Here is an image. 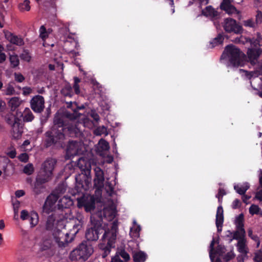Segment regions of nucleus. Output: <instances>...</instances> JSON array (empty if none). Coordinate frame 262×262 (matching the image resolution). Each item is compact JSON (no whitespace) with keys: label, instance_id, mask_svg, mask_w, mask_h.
Wrapping results in <instances>:
<instances>
[{"label":"nucleus","instance_id":"nucleus-47","mask_svg":"<svg viewBox=\"0 0 262 262\" xmlns=\"http://www.w3.org/2000/svg\"><path fill=\"white\" fill-rule=\"evenodd\" d=\"M248 234L250 237L257 243V247H259L260 244L259 237L257 235L253 234V231L252 229H250L248 230Z\"/></svg>","mask_w":262,"mask_h":262},{"label":"nucleus","instance_id":"nucleus-36","mask_svg":"<svg viewBox=\"0 0 262 262\" xmlns=\"http://www.w3.org/2000/svg\"><path fill=\"white\" fill-rule=\"evenodd\" d=\"M14 211V219H18V209L20 206V202L19 201L16 200L14 202H12Z\"/></svg>","mask_w":262,"mask_h":262},{"label":"nucleus","instance_id":"nucleus-63","mask_svg":"<svg viewBox=\"0 0 262 262\" xmlns=\"http://www.w3.org/2000/svg\"><path fill=\"white\" fill-rule=\"evenodd\" d=\"M99 144L101 145V147L104 150H106L108 148V143L103 139H101L99 141Z\"/></svg>","mask_w":262,"mask_h":262},{"label":"nucleus","instance_id":"nucleus-53","mask_svg":"<svg viewBox=\"0 0 262 262\" xmlns=\"http://www.w3.org/2000/svg\"><path fill=\"white\" fill-rule=\"evenodd\" d=\"M255 262H262V251L259 250L255 253L253 258Z\"/></svg>","mask_w":262,"mask_h":262},{"label":"nucleus","instance_id":"nucleus-61","mask_svg":"<svg viewBox=\"0 0 262 262\" xmlns=\"http://www.w3.org/2000/svg\"><path fill=\"white\" fill-rule=\"evenodd\" d=\"M23 94L27 96L32 92V89L30 87L25 86L22 88Z\"/></svg>","mask_w":262,"mask_h":262},{"label":"nucleus","instance_id":"nucleus-9","mask_svg":"<svg viewBox=\"0 0 262 262\" xmlns=\"http://www.w3.org/2000/svg\"><path fill=\"white\" fill-rule=\"evenodd\" d=\"M0 169L3 171L4 178L10 177L15 172V165L6 156L0 157ZM2 174V171L0 169V176Z\"/></svg>","mask_w":262,"mask_h":262},{"label":"nucleus","instance_id":"nucleus-40","mask_svg":"<svg viewBox=\"0 0 262 262\" xmlns=\"http://www.w3.org/2000/svg\"><path fill=\"white\" fill-rule=\"evenodd\" d=\"M238 251L245 255L247 254V251L246 249V245L243 240H239L237 243Z\"/></svg>","mask_w":262,"mask_h":262},{"label":"nucleus","instance_id":"nucleus-21","mask_svg":"<svg viewBox=\"0 0 262 262\" xmlns=\"http://www.w3.org/2000/svg\"><path fill=\"white\" fill-rule=\"evenodd\" d=\"M202 14L205 16H209L212 19H216L220 17V13L211 6H207L202 10Z\"/></svg>","mask_w":262,"mask_h":262},{"label":"nucleus","instance_id":"nucleus-38","mask_svg":"<svg viewBox=\"0 0 262 262\" xmlns=\"http://www.w3.org/2000/svg\"><path fill=\"white\" fill-rule=\"evenodd\" d=\"M28 220H29L32 227L35 226L38 223L37 214L36 213L31 214L28 218Z\"/></svg>","mask_w":262,"mask_h":262},{"label":"nucleus","instance_id":"nucleus-25","mask_svg":"<svg viewBox=\"0 0 262 262\" xmlns=\"http://www.w3.org/2000/svg\"><path fill=\"white\" fill-rule=\"evenodd\" d=\"M224 40V37L223 35L221 33H219L216 37L210 41V48H213L215 47L223 44Z\"/></svg>","mask_w":262,"mask_h":262},{"label":"nucleus","instance_id":"nucleus-62","mask_svg":"<svg viewBox=\"0 0 262 262\" xmlns=\"http://www.w3.org/2000/svg\"><path fill=\"white\" fill-rule=\"evenodd\" d=\"M241 205V202L238 199H235L233 201L232 204V208L233 209H236L237 208H238L240 207Z\"/></svg>","mask_w":262,"mask_h":262},{"label":"nucleus","instance_id":"nucleus-41","mask_svg":"<svg viewBox=\"0 0 262 262\" xmlns=\"http://www.w3.org/2000/svg\"><path fill=\"white\" fill-rule=\"evenodd\" d=\"M34 171V167L32 164L29 163L26 165L23 169V172L24 173L27 175L32 174Z\"/></svg>","mask_w":262,"mask_h":262},{"label":"nucleus","instance_id":"nucleus-6","mask_svg":"<svg viewBox=\"0 0 262 262\" xmlns=\"http://www.w3.org/2000/svg\"><path fill=\"white\" fill-rule=\"evenodd\" d=\"M92 253L93 249L92 247L82 243L77 248L71 252L70 257L73 261L85 260Z\"/></svg>","mask_w":262,"mask_h":262},{"label":"nucleus","instance_id":"nucleus-29","mask_svg":"<svg viewBox=\"0 0 262 262\" xmlns=\"http://www.w3.org/2000/svg\"><path fill=\"white\" fill-rule=\"evenodd\" d=\"M22 116L24 122H31L34 119L33 113L31 110L27 107L25 109Z\"/></svg>","mask_w":262,"mask_h":262},{"label":"nucleus","instance_id":"nucleus-43","mask_svg":"<svg viewBox=\"0 0 262 262\" xmlns=\"http://www.w3.org/2000/svg\"><path fill=\"white\" fill-rule=\"evenodd\" d=\"M213 255H215L216 254L219 255V256H222L223 253L225 252V248L224 246H223L221 245H217L216 248L213 251Z\"/></svg>","mask_w":262,"mask_h":262},{"label":"nucleus","instance_id":"nucleus-1","mask_svg":"<svg viewBox=\"0 0 262 262\" xmlns=\"http://www.w3.org/2000/svg\"><path fill=\"white\" fill-rule=\"evenodd\" d=\"M81 135V132L76 126L66 124L62 118L55 117L53 125L44 134L43 145L46 148L52 146L63 147L66 136L74 138Z\"/></svg>","mask_w":262,"mask_h":262},{"label":"nucleus","instance_id":"nucleus-26","mask_svg":"<svg viewBox=\"0 0 262 262\" xmlns=\"http://www.w3.org/2000/svg\"><path fill=\"white\" fill-rule=\"evenodd\" d=\"M146 254L141 251L135 253L133 256L134 262H144L146 259Z\"/></svg>","mask_w":262,"mask_h":262},{"label":"nucleus","instance_id":"nucleus-46","mask_svg":"<svg viewBox=\"0 0 262 262\" xmlns=\"http://www.w3.org/2000/svg\"><path fill=\"white\" fill-rule=\"evenodd\" d=\"M74 84L73 85V89L75 94H79L80 93V89L78 83L80 82V80L79 78L75 77L74 78Z\"/></svg>","mask_w":262,"mask_h":262},{"label":"nucleus","instance_id":"nucleus-2","mask_svg":"<svg viewBox=\"0 0 262 262\" xmlns=\"http://www.w3.org/2000/svg\"><path fill=\"white\" fill-rule=\"evenodd\" d=\"M221 60H226L228 66L234 68L243 67L246 62V55L235 46L229 45L226 47Z\"/></svg>","mask_w":262,"mask_h":262},{"label":"nucleus","instance_id":"nucleus-15","mask_svg":"<svg viewBox=\"0 0 262 262\" xmlns=\"http://www.w3.org/2000/svg\"><path fill=\"white\" fill-rule=\"evenodd\" d=\"M67 107L71 108L72 112L66 111L64 112V115L67 118H69L70 120H75L78 118L81 115L78 111L85 108L84 105L81 104V105L78 106L77 103L76 102H70L69 103H67Z\"/></svg>","mask_w":262,"mask_h":262},{"label":"nucleus","instance_id":"nucleus-10","mask_svg":"<svg viewBox=\"0 0 262 262\" xmlns=\"http://www.w3.org/2000/svg\"><path fill=\"white\" fill-rule=\"evenodd\" d=\"M50 180L42 174L38 173L34 184L32 185L33 193L35 195H39L43 193L46 189L45 184Z\"/></svg>","mask_w":262,"mask_h":262},{"label":"nucleus","instance_id":"nucleus-50","mask_svg":"<svg viewBox=\"0 0 262 262\" xmlns=\"http://www.w3.org/2000/svg\"><path fill=\"white\" fill-rule=\"evenodd\" d=\"M255 22L253 19H249L243 21V25L245 27L254 28L255 26Z\"/></svg>","mask_w":262,"mask_h":262},{"label":"nucleus","instance_id":"nucleus-13","mask_svg":"<svg viewBox=\"0 0 262 262\" xmlns=\"http://www.w3.org/2000/svg\"><path fill=\"white\" fill-rule=\"evenodd\" d=\"M56 164V160L55 159L51 158L46 160L42 164V168L38 174H41L45 178L51 180Z\"/></svg>","mask_w":262,"mask_h":262},{"label":"nucleus","instance_id":"nucleus-19","mask_svg":"<svg viewBox=\"0 0 262 262\" xmlns=\"http://www.w3.org/2000/svg\"><path fill=\"white\" fill-rule=\"evenodd\" d=\"M5 37L11 43L18 46H21L24 45L23 39L18 36L14 35L10 32L7 31L5 33Z\"/></svg>","mask_w":262,"mask_h":262},{"label":"nucleus","instance_id":"nucleus-24","mask_svg":"<svg viewBox=\"0 0 262 262\" xmlns=\"http://www.w3.org/2000/svg\"><path fill=\"white\" fill-rule=\"evenodd\" d=\"M7 123L10 125L12 127L21 125V120L15 116L11 114L8 115L6 118Z\"/></svg>","mask_w":262,"mask_h":262},{"label":"nucleus","instance_id":"nucleus-12","mask_svg":"<svg viewBox=\"0 0 262 262\" xmlns=\"http://www.w3.org/2000/svg\"><path fill=\"white\" fill-rule=\"evenodd\" d=\"M96 198L93 195H87L78 200V206L79 208L84 207L87 212L94 211L95 209Z\"/></svg>","mask_w":262,"mask_h":262},{"label":"nucleus","instance_id":"nucleus-8","mask_svg":"<svg viewBox=\"0 0 262 262\" xmlns=\"http://www.w3.org/2000/svg\"><path fill=\"white\" fill-rule=\"evenodd\" d=\"M46 223V231L49 232L51 235H53L55 230H59L58 226L65 219L59 220V214L55 212H51Z\"/></svg>","mask_w":262,"mask_h":262},{"label":"nucleus","instance_id":"nucleus-39","mask_svg":"<svg viewBox=\"0 0 262 262\" xmlns=\"http://www.w3.org/2000/svg\"><path fill=\"white\" fill-rule=\"evenodd\" d=\"M19 57L21 60L27 62H30L31 59V56L28 50H24L23 53L20 54Z\"/></svg>","mask_w":262,"mask_h":262},{"label":"nucleus","instance_id":"nucleus-23","mask_svg":"<svg viewBox=\"0 0 262 262\" xmlns=\"http://www.w3.org/2000/svg\"><path fill=\"white\" fill-rule=\"evenodd\" d=\"M67 153L70 156H75L78 152V143L77 141H70L67 146Z\"/></svg>","mask_w":262,"mask_h":262},{"label":"nucleus","instance_id":"nucleus-5","mask_svg":"<svg viewBox=\"0 0 262 262\" xmlns=\"http://www.w3.org/2000/svg\"><path fill=\"white\" fill-rule=\"evenodd\" d=\"M54 253L52 236L50 235L47 237H43L39 244V249L37 253L38 256L48 258L52 256Z\"/></svg>","mask_w":262,"mask_h":262},{"label":"nucleus","instance_id":"nucleus-48","mask_svg":"<svg viewBox=\"0 0 262 262\" xmlns=\"http://www.w3.org/2000/svg\"><path fill=\"white\" fill-rule=\"evenodd\" d=\"M260 208L258 206L256 205H252L249 208V213L252 214H258L259 212Z\"/></svg>","mask_w":262,"mask_h":262},{"label":"nucleus","instance_id":"nucleus-52","mask_svg":"<svg viewBox=\"0 0 262 262\" xmlns=\"http://www.w3.org/2000/svg\"><path fill=\"white\" fill-rule=\"evenodd\" d=\"M106 131V128L102 126L101 127H97L94 131V134L96 135H101L102 134H104Z\"/></svg>","mask_w":262,"mask_h":262},{"label":"nucleus","instance_id":"nucleus-17","mask_svg":"<svg viewBox=\"0 0 262 262\" xmlns=\"http://www.w3.org/2000/svg\"><path fill=\"white\" fill-rule=\"evenodd\" d=\"M30 106L35 113H41L45 108L43 97L38 95L33 97L30 100Z\"/></svg>","mask_w":262,"mask_h":262},{"label":"nucleus","instance_id":"nucleus-34","mask_svg":"<svg viewBox=\"0 0 262 262\" xmlns=\"http://www.w3.org/2000/svg\"><path fill=\"white\" fill-rule=\"evenodd\" d=\"M12 136L15 139H18L21 137L23 130L20 126H15L12 128Z\"/></svg>","mask_w":262,"mask_h":262},{"label":"nucleus","instance_id":"nucleus-35","mask_svg":"<svg viewBox=\"0 0 262 262\" xmlns=\"http://www.w3.org/2000/svg\"><path fill=\"white\" fill-rule=\"evenodd\" d=\"M241 228H237V230L233 233L232 237L235 239L243 240L242 238L244 237L245 234V231L242 230Z\"/></svg>","mask_w":262,"mask_h":262},{"label":"nucleus","instance_id":"nucleus-31","mask_svg":"<svg viewBox=\"0 0 262 262\" xmlns=\"http://www.w3.org/2000/svg\"><path fill=\"white\" fill-rule=\"evenodd\" d=\"M61 94L64 97H71L73 95L72 88L69 84H66L61 89Z\"/></svg>","mask_w":262,"mask_h":262},{"label":"nucleus","instance_id":"nucleus-45","mask_svg":"<svg viewBox=\"0 0 262 262\" xmlns=\"http://www.w3.org/2000/svg\"><path fill=\"white\" fill-rule=\"evenodd\" d=\"M40 37L42 40H45L48 37V33L44 26H41L39 29Z\"/></svg>","mask_w":262,"mask_h":262},{"label":"nucleus","instance_id":"nucleus-16","mask_svg":"<svg viewBox=\"0 0 262 262\" xmlns=\"http://www.w3.org/2000/svg\"><path fill=\"white\" fill-rule=\"evenodd\" d=\"M59 198V195L53 191L47 197L45 202L42 207L43 212L49 214L51 212H53L55 208H56L54 205Z\"/></svg>","mask_w":262,"mask_h":262},{"label":"nucleus","instance_id":"nucleus-7","mask_svg":"<svg viewBox=\"0 0 262 262\" xmlns=\"http://www.w3.org/2000/svg\"><path fill=\"white\" fill-rule=\"evenodd\" d=\"M73 204L70 197L64 196L58 201L57 208L54 211L59 214V220L67 219L68 213L71 211L70 207Z\"/></svg>","mask_w":262,"mask_h":262},{"label":"nucleus","instance_id":"nucleus-28","mask_svg":"<svg viewBox=\"0 0 262 262\" xmlns=\"http://www.w3.org/2000/svg\"><path fill=\"white\" fill-rule=\"evenodd\" d=\"M224 210L222 205H220L217 208L216 213L215 222H217V224H223L224 222Z\"/></svg>","mask_w":262,"mask_h":262},{"label":"nucleus","instance_id":"nucleus-30","mask_svg":"<svg viewBox=\"0 0 262 262\" xmlns=\"http://www.w3.org/2000/svg\"><path fill=\"white\" fill-rule=\"evenodd\" d=\"M9 61L10 62V66L13 69L16 68L19 64L18 56L15 53L12 55H9Z\"/></svg>","mask_w":262,"mask_h":262},{"label":"nucleus","instance_id":"nucleus-11","mask_svg":"<svg viewBox=\"0 0 262 262\" xmlns=\"http://www.w3.org/2000/svg\"><path fill=\"white\" fill-rule=\"evenodd\" d=\"M104 229L102 225L100 224H96L93 227L89 228L85 232V238L90 241H96L99 238L100 234L104 233L107 231Z\"/></svg>","mask_w":262,"mask_h":262},{"label":"nucleus","instance_id":"nucleus-33","mask_svg":"<svg viewBox=\"0 0 262 262\" xmlns=\"http://www.w3.org/2000/svg\"><path fill=\"white\" fill-rule=\"evenodd\" d=\"M253 66H255L253 71L255 75V78H257L259 76H262V63L258 62ZM260 80L262 82V77L260 78Z\"/></svg>","mask_w":262,"mask_h":262},{"label":"nucleus","instance_id":"nucleus-20","mask_svg":"<svg viewBox=\"0 0 262 262\" xmlns=\"http://www.w3.org/2000/svg\"><path fill=\"white\" fill-rule=\"evenodd\" d=\"M95 176L94 178L95 185L97 187H102L104 181V173L103 170L100 167L95 168Z\"/></svg>","mask_w":262,"mask_h":262},{"label":"nucleus","instance_id":"nucleus-64","mask_svg":"<svg viewBox=\"0 0 262 262\" xmlns=\"http://www.w3.org/2000/svg\"><path fill=\"white\" fill-rule=\"evenodd\" d=\"M209 257L211 262H222L220 257H217L216 258L215 255H213V252H209Z\"/></svg>","mask_w":262,"mask_h":262},{"label":"nucleus","instance_id":"nucleus-22","mask_svg":"<svg viewBox=\"0 0 262 262\" xmlns=\"http://www.w3.org/2000/svg\"><path fill=\"white\" fill-rule=\"evenodd\" d=\"M220 7L221 10H224L229 15H232L233 14H239L240 13V12L231 3L226 4L225 3H221Z\"/></svg>","mask_w":262,"mask_h":262},{"label":"nucleus","instance_id":"nucleus-55","mask_svg":"<svg viewBox=\"0 0 262 262\" xmlns=\"http://www.w3.org/2000/svg\"><path fill=\"white\" fill-rule=\"evenodd\" d=\"M15 80L18 82H23L25 78L21 73H15L14 74Z\"/></svg>","mask_w":262,"mask_h":262},{"label":"nucleus","instance_id":"nucleus-57","mask_svg":"<svg viewBox=\"0 0 262 262\" xmlns=\"http://www.w3.org/2000/svg\"><path fill=\"white\" fill-rule=\"evenodd\" d=\"M18 159L20 161L27 162L29 159V156L27 153H22L18 156Z\"/></svg>","mask_w":262,"mask_h":262},{"label":"nucleus","instance_id":"nucleus-51","mask_svg":"<svg viewBox=\"0 0 262 262\" xmlns=\"http://www.w3.org/2000/svg\"><path fill=\"white\" fill-rule=\"evenodd\" d=\"M119 255L121 256L122 258L124 259L125 262H127L130 259V256L129 254L124 249H122L120 250L119 252Z\"/></svg>","mask_w":262,"mask_h":262},{"label":"nucleus","instance_id":"nucleus-3","mask_svg":"<svg viewBox=\"0 0 262 262\" xmlns=\"http://www.w3.org/2000/svg\"><path fill=\"white\" fill-rule=\"evenodd\" d=\"M118 220H114L111 224V228L108 229L103 233L102 242L99 245L100 249L103 251L102 253V258H105L110 253L111 249L115 247L114 244L116 242L117 234L118 231Z\"/></svg>","mask_w":262,"mask_h":262},{"label":"nucleus","instance_id":"nucleus-59","mask_svg":"<svg viewBox=\"0 0 262 262\" xmlns=\"http://www.w3.org/2000/svg\"><path fill=\"white\" fill-rule=\"evenodd\" d=\"M251 85L252 89L254 90L258 91L257 95L261 98H262V84H260V86H258L257 88H256L252 84V82H250Z\"/></svg>","mask_w":262,"mask_h":262},{"label":"nucleus","instance_id":"nucleus-44","mask_svg":"<svg viewBox=\"0 0 262 262\" xmlns=\"http://www.w3.org/2000/svg\"><path fill=\"white\" fill-rule=\"evenodd\" d=\"M66 191V188L63 184L59 185L58 187L54 190L56 193L59 195V197H60L61 195L63 194Z\"/></svg>","mask_w":262,"mask_h":262},{"label":"nucleus","instance_id":"nucleus-27","mask_svg":"<svg viewBox=\"0 0 262 262\" xmlns=\"http://www.w3.org/2000/svg\"><path fill=\"white\" fill-rule=\"evenodd\" d=\"M250 186L248 183H245L243 185H236L234 186V189L236 192L241 195H244L247 190L249 188Z\"/></svg>","mask_w":262,"mask_h":262},{"label":"nucleus","instance_id":"nucleus-49","mask_svg":"<svg viewBox=\"0 0 262 262\" xmlns=\"http://www.w3.org/2000/svg\"><path fill=\"white\" fill-rule=\"evenodd\" d=\"M15 90L12 85L10 83L8 84V86L6 90L5 94L6 95H13L15 94Z\"/></svg>","mask_w":262,"mask_h":262},{"label":"nucleus","instance_id":"nucleus-60","mask_svg":"<svg viewBox=\"0 0 262 262\" xmlns=\"http://www.w3.org/2000/svg\"><path fill=\"white\" fill-rule=\"evenodd\" d=\"M90 116L92 118H93V120L95 122V123H97L99 121V116L95 111H92L90 114Z\"/></svg>","mask_w":262,"mask_h":262},{"label":"nucleus","instance_id":"nucleus-18","mask_svg":"<svg viewBox=\"0 0 262 262\" xmlns=\"http://www.w3.org/2000/svg\"><path fill=\"white\" fill-rule=\"evenodd\" d=\"M261 53L262 50L260 48H251L248 49L247 55L252 65H254L256 63L258 62L257 60Z\"/></svg>","mask_w":262,"mask_h":262},{"label":"nucleus","instance_id":"nucleus-54","mask_svg":"<svg viewBox=\"0 0 262 262\" xmlns=\"http://www.w3.org/2000/svg\"><path fill=\"white\" fill-rule=\"evenodd\" d=\"M141 230V228L139 226L136 227L135 229L130 228V234L134 236H138L139 235V232Z\"/></svg>","mask_w":262,"mask_h":262},{"label":"nucleus","instance_id":"nucleus-56","mask_svg":"<svg viewBox=\"0 0 262 262\" xmlns=\"http://www.w3.org/2000/svg\"><path fill=\"white\" fill-rule=\"evenodd\" d=\"M30 215L28 211L26 210H23L20 212V219L23 221L28 220Z\"/></svg>","mask_w":262,"mask_h":262},{"label":"nucleus","instance_id":"nucleus-32","mask_svg":"<svg viewBox=\"0 0 262 262\" xmlns=\"http://www.w3.org/2000/svg\"><path fill=\"white\" fill-rule=\"evenodd\" d=\"M20 104V101L19 98L17 97L11 98L8 102L9 106L11 107L12 110H15L19 106Z\"/></svg>","mask_w":262,"mask_h":262},{"label":"nucleus","instance_id":"nucleus-37","mask_svg":"<svg viewBox=\"0 0 262 262\" xmlns=\"http://www.w3.org/2000/svg\"><path fill=\"white\" fill-rule=\"evenodd\" d=\"M244 215L241 213L236 217L235 220V223L237 228H241L244 230Z\"/></svg>","mask_w":262,"mask_h":262},{"label":"nucleus","instance_id":"nucleus-4","mask_svg":"<svg viewBox=\"0 0 262 262\" xmlns=\"http://www.w3.org/2000/svg\"><path fill=\"white\" fill-rule=\"evenodd\" d=\"M81 228L82 223L80 221H78V222L73 226V228L70 229L69 232L64 233L60 229L55 230L53 232V235L51 236L53 237L59 247H64L73 241L74 236Z\"/></svg>","mask_w":262,"mask_h":262},{"label":"nucleus","instance_id":"nucleus-42","mask_svg":"<svg viewBox=\"0 0 262 262\" xmlns=\"http://www.w3.org/2000/svg\"><path fill=\"white\" fill-rule=\"evenodd\" d=\"M18 7L20 11H29L30 9V1L25 0L23 3L19 4Z\"/></svg>","mask_w":262,"mask_h":262},{"label":"nucleus","instance_id":"nucleus-14","mask_svg":"<svg viewBox=\"0 0 262 262\" xmlns=\"http://www.w3.org/2000/svg\"><path fill=\"white\" fill-rule=\"evenodd\" d=\"M223 28L225 31L228 33L241 34L243 31L242 27L237 24L235 19L231 18L225 19Z\"/></svg>","mask_w":262,"mask_h":262},{"label":"nucleus","instance_id":"nucleus-58","mask_svg":"<svg viewBox=\"0 0 262 262\" xmlns=\"http://www.w3.org/2000/svg\"><path fill=\"white\" fill-rule=\"evenodd\" d=\"M262 23V12L260 11H257L255 18V23L260 24Z\"/></svg>","mask_w":262,"mask_h":262}]
</instances>
